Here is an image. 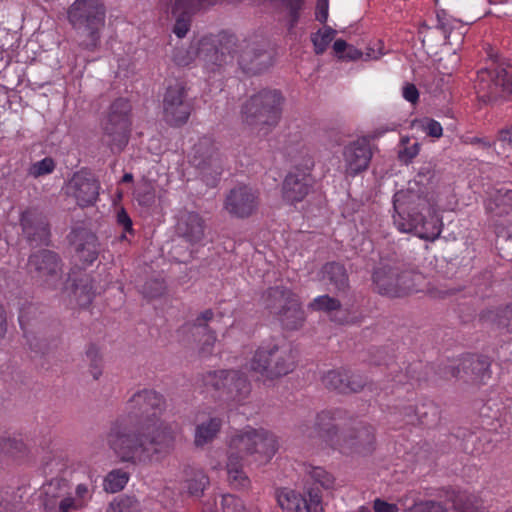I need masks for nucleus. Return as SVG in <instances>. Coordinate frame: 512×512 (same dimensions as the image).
<instances>
[{
	"mask_svg": "<svg viewBox=\"0 0 512 512\" xmlns=\"http://www.w3.org/2000/svg\"><path fill=\"white\" fill-rule=\"evenodd\" d=\"M435 166L423 164L406 190H400L393 197L394 225L400 232L414 233L421 239L434 241L442 231V218L433 197Z\"/></svg>",
	"mask_w": 512,
	"mask_h": 512,
	"instance_id": "1",
	"label": "nucleus"
},
{
	"mask_svg": "<svg viewBox=\"0 0 512 512\" xmlns=\"http://www.w3.org/2000/svg\"><path fill=\"white\" fill-rule=\"evenodd\" d=\"M118 418L107 434V444L121 462L133 465L150 463L165 457L174 447L175 437L168 426L159 425L152 432Z\"/></svg>",
	"mask_w": 512,
	"mask_h": 512,
	"instance_id": "2",
	"label": "nucleus"
},
{
	"mask_svg": "<svg viewBox=\"0 0 512 512\" xmlns=\"http://www.w3.org/2000/svg\"><path fill=\"white\" fill-rule=\"evenodd\" d=\"M105 18L103 0H75L67 10V19L76 33L78 45L88 51H95L100 46Z\"/></svg>",
	"mask_w": 512,
	"mask_h": 512,
	"instance_id": "3",
	"label": "nucleus"
},
{
	"mask_svg": "<svg viewBox=\"0 0 512 512\" xmlns=\"http://www.w3.org/2000/svg\"><path fill=\"white\" fill-rule=\"evenodd\" d=\"M494 63L477 73L474 89L480 102L495 105L512 96V65L504 61L497 63V54H490Z\"/></svg>",
	"mask_w": 512,
	"mask_h": 512,
	"instance_id": "4",
	"label": "nucleus"
},
{
	"mask_svg": "<svg viewBox=\"0 0 512 512\" xmlns=\"http://www.w3.org/2000/svg\"><path fill=\"white\" fill-rule=\"evenodd\" d=\"M295 364L296 355L291 345L284 339L273 338L255 351L250 367L253 371L272 380L292 372Z\"/></svg>",
	"mask_w": 512,
	"mask_h": 512,
	"instance_id": "5",
	"label": "nucleus"
},
{
	"mask_svg": "<svg viewBox=\"0 0 512 512\" xmlns=\"http://www.w3.org/2000/svg\"><path fill=\"white\" fill-rule=\"evenodd\" d=\"M261 304L286 330H297L305 321V313L298 296L285 286L267 288L261 295Z\"/></svg>",
	"mask_w": 512,
	"mask_h": 512,
	"instance_id": "6",
	"label": "nucleus"
},
{
	"mask_svg": "<svg viewBox=\"0 0 512 512\" xmlns=\"http://www.w3.org/2000/svg\"><path fill=\"white\" fill-rule=\"evenodd\" d=\"M284 96L276 89H263L250 96L241 107L243 122L251 127L271 128L282 115Z\"/></svg>",
	"mask_w": 512,
	"mask_h": 512,
	"instance_id": "7",
	"label": "nucleus"
},
{
	"mask_svg": "<svg viewBox=\"0 0 512 512\" xmlns=\"http://www.w3.org/2000/svg\"><path fill=\"white\" fill-rule=\"evenodd\" d=\"M166 401L163 395L153 389L144 388L135 392L126 402V414L120 419H129V422L141 427V430L156 429Z\"/></svg>",
	"mask_w": 512,
	"mask_h": 512,
	"instance_id": "8",
	"label": "nucleus"
},
{
	"mask_svg": "<svg viewBox=\"0 0 512 512\" xmlns=\"http://www.w3.org/2000/svg\"><path fill=\"white\" fill-rule=\"evenodd\" d=\"M131 105L127 99H116L102 123V141L113 154L121 153L127 146L131 132Z\"/></svg>",
	"mask_w": 512,
	"mask_h": 512,
	"instance_id": "9",
	"label": "nucleus"
},
{
	"mask_svg": "<svg viewBox=\"0 0 512 512\" xmlns=\"http://www.w3.org/2000/svg\"><path fill=\"white\" fill-rule=\"evenodd\" d=\"M278 450L276 437L265 429L247 428L233 436L229 454H236L242 461L246 455H258L257 460H270Z\"/></svg>",
	"mask_w": 512,
	"mask_h": 512,
	"instance_id": "10",
	"label": "nucleus"
},
{
	"mask_svg": "<svg viewBox=\"0 0 512 512\" xmlns=\"http://www.w3.org/2000/svg\"><path fill=\"white\" fill-rule=\"evenodd\" d=\"M190 163L195 167L208 186H216L223 172V159L218 143L209 136H203L194 144Z\"/></svg>",
	"mask_w": 512,
	"mask_h": 512,
	"instance_id": "11",
	"label": "nucleus"
},
{
	"mask_svg": "<svg viewBox=\"0 0 512 512\" xmlns=\"http://www.w3.org/2000/svg\"><path fill=\"white\" fill-rule=\"evenodd\" d=\"M203 381L207 387L219 391L226 401L242 402L251 391L246 376L236 370L209 371Z\"/></svg>",
	"mask_w": 512,
	"mask_h": 512,
	"instance_id": "12",
	"label": "nucleus"
},
{
	"mask_svg": "<svg viewBox=\"0 0 512 512\" xmlns=\"http://www.w3.org/2000/svg\"><path fill=\"white\" fill-rule=\"evenodd\" d=\"M214 315L212 309H206L195 319L185 322L177 330L180 341L188 345H198L201 353H209L216 341V334L211 326Z\"/></svg>",
	"mask_w": 512,
	"mask_h": 512,
	"instance_id": "13",
	"label": "nucleus"
},
{
	"mask_svg": "<svg viewBox=\"0 0 512 512\" xmlns=\"http://www.w3.org/2000/svg\"><path fill=\"white\" fill-rule=\"evenodd\" d=\"M62 266V259L58 253L40 249L29 256L27 271L37 282L50 289H57L62 276Z\"/></svg>",
	"mask_w": 512,
	"mask_h": 512,
	"instance_id": "14",
	"label": "nucleus"
},
{
	"mask_svg": "<svg viewBox=\"0 0 512 512\" xmlns=\"http://www.w3.org/2000/svg\"><path fill=\"white\" fill-rule=\"evenodd\" d=\"M162 106L163 118L170 126L179 127L188 121L192 105L187 98V86L183 80L174 79L168 83Z\"/></svg>",
	"mask_w": 512,
	"mask_h": 512,
	"instance_id": "15",
	"label": "nucleus"
},
{
	"mask_svg": "<svg viewBox=\"0 0 512 512\" xmlns=\"http://www.w3.org/2000/svg\"><path fill=\"white\" fill-rule=\"evenodd\" d=\"M375 448V429L362 421L354 422L342 433L340 441H337V450L347 455L368 456Z\"/></svg>",
	"mask_w": 512,
	"mask_h": 512,
	"instance_id": "16",
	"label": "nucleus"
},
{
	"mask_svg": "<svg viewBox=\"0 0 512 512\" xmlns=\"http://www.w3.org/2000/svg\"><path fill=\"white\" fill-rule=\"evenodd\" d=\"M67 240L74 250L75 257L84 266L93 264L102 250L97 235L83 225L72 227Z\"/></svg>",
	"mask_w": 512,
	"mask_h": 512,
	"instance_id": "17",
	"label": "nucleus"
},
{
	"mask_svg": "<svg viewBox=\"0 0 512 512\" xmlns=\"http://www.w3.org/2000/svg\"><path fill=\"white\" fill-rule=\"evenodd\" d=\"M238 63L243 72L256 75L272 65V52L269 43L262 40L248 42L241 50Z\"/></svg>",
	"mask_w": 512,
	"mask_h": 512,
	"instance_id": "18",
	"label": "nucleus"
},
{
	"mask_svg": "<svg viewBox=\"0 0 512 512\" xmlns=\"http://www.w3.org/2000/svg\"><path fill=\"white\" fill-rule=\"evenodd\" d=\"M307 496L295 490L283 488L277 492V502L284 512H320L322 506L319 488H310Z\"/></svg>",
	"mask_w": 512,
	"mask_h": 512,
	"instance_id": "19",
	"label": "nucleus"
},
{
	"mask_svg": "<svg viewBox=\"0 0 512 512\" xmlns=\"http://www.w3.org/2000/svg\"><path fill=\"white\" fill-rule=\"evenodd\" d=\"M22 234L32 247L50 245V228L46 217L36 209H27L21 214Z\"/></svg>",
	"mask_w": 512,
	"mask_h": 512,
	"instance_id": "20",
	"label": "nucleus"
},
{
	"mask_svg": "<svg viewBox=\"0 0 512 512\" xmlns=\"http://www.w3.org/2000/svg\"><path fill=\"white\" fill-rule=\"evenodd\" d=\"M324 386L341 394L359 393L364 388L372 390V384L361 374L348 369L328 371L322 378Z\"/></svg>",
	"mask_w": 512,
	"mask_h": 512,
	"instance_id": "21",
	"label": "nucleus"
},
{
	"mask_svg": "<svg viewBox=\"0 0 512 512\" xmlns=\"http://www.w3.org/2000/svg\"><path fill=\"white\" fill-rule=\"evenodd\" d=\"M258 207V194L248 186H237L230 190L225 199V208L233 216L246 218Z\"/></svg>",
	"mask_w": 512,
	"mask_h": 512,
	"instance_id": "22",
	"label": "nucleus"
},
{
	"mask_svg": "<svg viewBox=\"0 0 512 512\" xmlns=\"http://www.w3.org/2000/svg\"><path fill=\"white\" fill-rule=\"evenodd\" d=\"M99 183L94 175L86 170H81L74 174L69 182L78 205L86 207L94 204L99 195Z\"/></svg>",
	"mask_w": 512,
	"mask_h": 512,
	"instance_id": "23",
	"label": "nucleus"
},
{
	"mask_svg": "<svg viewBox=\"0 0 512 512\" xmlns=\"http://www.w3.org/2000/svg\"><path fill=\"white\" fill-rule=\"evenodd\" d=\"M205 229V220L199 213L186 209L179 211L175 226V232L179 237L196 244L204 238Z\"/></svg>",
	"mask_w": 512,
	"mask_h": 512,
	"instance_id": "24",
	"label": "nucleus"
},
{
	"mask_svg": "<svg viewBox=\"0 0 512 512\" xmlns=\"http://www.w3.org/2000/svg\"><path fill=\"white\" fill-rule=\"evenodd\" d=\"M232 58L230 50L221 42L207 38L199 41L198 60L207 69L215 71L229 63Z\"/></svg>",
	"mask_w": 512,
	"mask_h": 512,
	"instance_id": "25",
	"label": "nucleus"
},
{
	"mask_svg": "<svg viewBox=\"0 0 512 512\" xmlns=\"http://www.w3.org/2000/svg\"><path fill=\"white\" fill-rule=\"evenodd\" d=\"M494 283V276L489 269L482 270L476 273L470 281L469 285H450L441 290L443 296H453L460 292H464V296H478L484 298L488 296L492 285Z\"/></svg>",
	"mask_w": 512,
	"mask_h": 512,
	"instance_id": "26",
	"label": "nucleus"
},
{
	"mask_svg": "<svg viewBox=\"0 0 512 512\" xmlns=\"http://www.w3.org/2000/svg\"><path fill=\"white\" fill-rule=\"evenodd\" d=\"M343 155L348 172L356 175L369 166L372 157L370 143L366 138H359L344 148Z\"/></svg>",
	"mask_w": 512,
	"mask_h": 512,
	"instance_id": "27",
	"label": "nucleus"
},
{
	"mask_svg": "<svg viewBox=\"0 0 512 512\" xmlns=\"http://www.w3.org/2000/svg\"><path fill=\"white\" fill-rule=\"evenodd\" d=\"M312 186V177L309 173L296 168L290 172L282 186L284 199L293 204L302 201L309 193Z\"/></svg>",
	"mask_w": 512,
	"mask_h": 512,
	"instance_id": "28",
	"label": "nucleus"
},
{
	"mask_svg": "<svg viewBox=\"0 0 512 512\" xmlns=\"http://www.w3.org/2000/svg\"><path fill=\"white\" fill-rule=\"evenodd\" d=\"M322 281L339 297H345L350 291L349 275L344 264L331 261L321 268Z\"/></svg>",
	"mask_w": 512,
	"mask_h": 512,
	"instance_id": "29",
	"label": "nucleus"
},
{
	"mask_svg": "<svg viewBox=\"0 0 512 512\" xmlns=\"http://www.w3.org/2000/svg\"><path fill=\"white\" fill-rule=\"evenodd\" d=\"M491 361L487 356L467 355L461 359L462 380L485 384L491 378Z\"/></svg>",
	"mask_w": 512,
	"mask_h": 512,
	"instance_id": "30",
	"label": "nucleus"
},
{
	"mask_svg": "<svg viewBox=\"0 0 512 512\" xmlns=\"http://www.w3.org/2000/svg\"><path fill=\"white\" fill-rule=\"evenodd\" d=\"M217 0H175L172 14L176 17L173 32L179 37H184L190 26V16L203 4L213 5Z\"/></svg>",
	"mask_w": 512,
	"mask_h": 512,
	"instance_id": "31",
	"label": "nucleus"
},
{
	"mask_svg": "<svg viewBox=\"0 0 512 512\" xmlns=\"http://www.w3.org/2000/svg\"><path fill=\"white\" fill-rule=\"evenodd\" d=\"M371 363L377 366L385 365L389 371L388 375L391 381L398 384H405L410 380L418 379L415 376L416 367H414V365H408L406 371L403 372L398 363L392 359V356L388 355L385 349H376L372 355Z\"/></svg>",
	"mask_w": 512,
	"mask_h": 512,
	"instance_id": "32",
	"label": "nucleus"
},
{
	"mask_svg": "<svg viewBox=\"0 0 512 512\" xmlns=\"http://www.w3.org/2000/svg\"><path fill=\"white\" fill-rule=\"evenodd\" d=\"M398 266L377 268L372 275L374 290L390 297H398Z\"/></svg>",
	"mask_w": 512,
	"mask_h": 512,
	"instance_id": "33",
	"label": "nucleus"
},
{
	"mask_svg": "<svg viewBox=\"0 0 512 512\" xmlns=\"http://www.w3.org/2000/svg\"><path fill=\"white\" fill-rule=\"evenodd\" d=\"M398 297L424 291L427 286L426 277L414 269L398 267Z\"/></svg>",
	"mask_w": 512,
	"mask_h": 512,
	"instance_id": "34",
	"label": "nucleus"
},
{
	"mask_svg": "<svg viewBox=\"0 0 512 512\" xmlns=\"http://www.w3.org/2000/svg\"><path fill=\"white\" fill-rule=\"evenodd\" d=\"M486 210L496 216L509 214L512 211V188L501 186L488 193Z\"/></svg>",
	"mask_w": 512,
	"mask_h": 512,
	"instance_id": "35",
	"label": "nucleus"
},
{
	"mask_svg": "<svg viewBox=\"0 0 512 512\" xmlns=\"http://www.w3.org/2000/svg\"><path fill=\"white\" fill-rule=\"evenodd\" d=\"M314 427L322 440L330 447L337 449V441H340L341 436L338 435L337 425L330 412L322 411L319 413L316 417Z\"/></svg>",
	"mask_w": 512,
	"mask_h": 512,
	"instance_id": "36",
	"label": "nucleus"
},
{
	"mask_svg": "<svg viewBox=\"0 0 512 512\" xmlns=\"http://www.w3.org/2000/svg\"><path fill=\"white\" fill-rule=\"evenodd\" d=\"M185 483L188 494L193 498L204 496V491L210 485V479L200 468L187 466L184 469Z\"/></svg>",
	"mask_w": 512,
	"mask_h": 512,
	"instance_id": "37",
	"label": "nucleus"
},
{
	"mask_svg": "<svg viewBox=\"0 0 512 512\" xmlns=\"http://www.w3.org/2000/svg\"><path fill=\"white\" fill-rule=\"evenodd\" d=\"M242 461L236 454H229L226 464L228 482L237 490H246L250 487V479L242 469Z\"/></svg>",
	"mask_w": 512,
	"mask_h": 512,
	"instance_id": "38",
	"label": "nucleus"
},
{
	"mask_svg": "<svg viewBox=\"0 0 512 512\" xmlns=\"http://www.w3.org/2000/svg\"><path fill=\"white\" fill-rule=\"evenodd\" d=\"M455 512H484L480 498L467 492H452L448 497Z\"/></svg>",
	"mask_w": 512,
	"mask_h": 512,
	"instance_id": "39",
	"label": "nucleus"
},
{
	"mask_svg": "<svg viewBox=\"0 0 512 512\" xmlns=\"http://www.w3.org/2000/svg\"><path fill=\"white\" fill-rule=\"evenodd\" d=\"M221 427V420L218 418H211L208 422L202 423L197 426L195 434V444L203 446L211 441L219 432Z\"/></svg>",
	"mask_w": 512,
	"mask_h": 512,
	"instance_id": "40",
	"label": "nucleus"
},
{
	"mask_svg": "<svg viewBox=\"0 0 512 512\" xmlns=\"http://www.w3.org/2000/svg\"><path fill=\"white\" fill-rule=\"evenodd\" d=\"M85 360L89 367V373L94 380H98L103 372V357L100 349L95 344H89L85 351Z\"/></svg>",
	"mask_w": 512,
	"mask_h": 512,
	"instance_id": "41",
	"label": "nucleus"
},
{
	"mask_svg": "<svg viewBox=\"0 0 512 512\" xmlns=\"http://www.w3.org/2000/svg\"><path fill=\"white\" fill-rule=\"evenodd\" d=\"M489 318L496 326L507 333L512 334V302L494 311H489Z\"/></svg>",
	"mask_w": 512,
	"mask_h": 512,
	"instance_id": "42",
	"label": "nucleus"
},
{
	"mask_svg": "<svg viewBox=\"0 0 512 512\" xmlns=\"http://www.w3.org/2000/svg\"><path fill=\"white\" fill-rule=\"evenodd\" d=\"M496 154L502 158L512 157V126L501 129L493 142Z\"/></svg>",
	"mask_w": 512,
	"mask_h": 512,
	"instance_id": "43",
	"label": "nucleus"
},
{
	"mask_svg": "<svg viewBox=\"0 0 512 512\" xmlns=\"http://www.w3.org/2000/svg\"><path fill=\"white\" fill-rule=\"evenodd\" d=\"M129 480V473L122 469L110 471L104 480V489L110 493L121 491Z\"/></svg>",
	"mask_w": 512,
	"mask_h": 512,
	"instance_id": "44",
	"label": "nucleus"
},
{
	"mask_svg": "<svg viewBox=\"0 0 512 512\" xmlns=\"http://www.w3.org/2000/svg\"><path fill=\"white\" fill-rule=\"evenodd\" d=\"M199 55V42L197 44H191L188 47H177L173 52V60L178 66H188L195 59H198Z\"/></svg>",
	"mask_w": 512,
	"mask_h": 512,
	"instance_id": "45",
	"label": "nucleus"
},
{
	"mask_svg": "<svg viewBox=\"0 0 512 512\" xmlns=\"http://www.w3.org/2000/svg\"><path fill=\"white\" fill-rule=\"evenodd\" d=\"M140 503L134 496L122 495L109 505L110 512H140Z\"/></svg>",
	"mask_w": 512,
	"mask_h": 512,
	"instance_id": "46",
	"label": "nucleus"
},
{
	"mask_svg": "<svg viewBox=\"0 0 512 512\" xmlns=\"http://www.w3.org/2000/svg\"><path fill=\"white\" fill-rule=\"evenodd\" d=\"M165 290L166 286L162 279L151 278L142 285L141 293L145 298L155 299L161 297Z\"/></svg>",
	"mask_w": 512,
	"mask_h": 512,
	"instance_id": "47",
	"label": "nucleus"
},
{
	"mask_svg": "<svg viewBox=\"0 0 512 512\" xmlns=\"http://www.w3.org/2000/svg\"><path fill=\"white\" fill-rule=\"evenodd\" d=\"M407 500H408L407 497H403V498L399 499L398 504H392V503H388L380 498H377L373 502V510H374V512H399V510L402 508L403 511L406 512V510L410 508V506L407 507V505H406ZM414 503H417V502L413 500L412 504H414ZM412 506L413 505H411V507Z\"/></svg>",
	"mask_w": 512,
	"mask_h": 512,
	"instance_id": "48",
	"label": "nucleus"
},
{
	"mask_svg": "<svg viewBox=\"0 0 512 512\" xmlns=\"http://www.w3.org/2000/svg\"><path fill=\"white\" fill-rule=\"evenodd\" d=\"M310 306L314 310L331 312L340 309L341 303L338 298L322 295L314 299Z\"/></svg>",
	"mask_w": 512,
	"mask_h": 512,
	"instance_id": "49",
	"label": "nucleus"
},
{
	"mask_svg": "<svg viewBox=\"0 0 512 512\" xmlns=\"http://www.w3.org/2000/svg\"><path fill=\"white\" fill-rule=\"evenodd\" d=\"M335 34L336 30L332 29L331 27H327L325 28L320 37L318 36V34L312 37L314 51L317 55L323 54L325 52L327 46L333 40Z\"/></svg>",
	"mask_w": 512,
	"mask_h": 512,
	"instance_id": "50",
	"label": "nucleus"
},
{
	"mask_svg": "<svg viewBox=\"0 0 512 512\" xmlns=\"http://www.w3.org/2000/svg\"><path fill=\"white\" fill-rule=\"evenodd\" d=\"M54 168V160L50 157H46L38 162L33 163L28 170V174L34 178H38L53 172Z\"/></svg>",
	"mask_w": 512,
	"mask_h": 512,
	"instance_id": "51",
	"label": "nucleus"
},
{
	"mask_svg": "<svg viewBox=\"0 0 512 512\" xmlns=\"http://www.w3.org/2000/svg\"><path fill=\"white\" fill-rule=\"evenodd\" d=\"M220 506L222 512H241L244 509L243 501L233 494L222 495Z\"/></svg>",
	"mask_w": 512,
	"mask_h": 512,
	"instance_id": "52",
	"label": "nucleus"
},
{
	"mask_svg": "<svg viewBox=\"0 0 512 512\" xmlns=\"http://www.w3.org/2000/svg\"><path fill=\"white\" fill-rule=\"evenodd\" d=\"M307 473L311 477V479L320 484L322 487L328 489L333 485V477L327 471H325L321 467H311Z\"/></svg>",
	"mask_w": 512,
	"mask_h": 512,
	"instance_id": "53",
	"label": "nucleus"
},
{
	"mask_svg": "<svg viewBox=\"0 0 512 512\" xmlns=\"http://www.w3.org/2000/svg\"><path fill=\"white\" fill-rule=\"evenodd\" d=\"M496 235V246L503 248L508 241L512 239V225L505 223H496L494 226Z\"/></svg>",
	"mask_w": 512,
	"mask_h": 512,
	"instance_id": "54",
	"label": "nucleus"
},
{
	"mask_svg": "<svg viewBox=\"0 0 512 512\" xmlns=\"http://www.w3.org/2000/svg\"><path fill=\"white\" fill-rule=\"evenodd\" d=\"M406 512H448L447 509L437 501H419L414 503Z\"/></svg>",
	"mask_w": 512,
	"mask_h": 512,
	"instance_id": "55",
	"label": "nucleus"
},
{
	"mask_svg": "<svg viewBox=\"0 0 512 512\" xmlns=\"http://www.w3.org/2000/svg\"><path fill=\"white\" fill-rule=\"evenodd\" d=\"M27 342L30 349L40 355L47 354L51 349V343L47 339L38 337L36 335L27 337Z\"/></svg>",
	"mask_w": 512,
	"mask_h": 512,
	"instance_id": "56",
	"label": "nucleus"
},
{
	"mask_svg": "<svg viewBox=\"0 0 512 512\" xmlns=\"http://www.w3.org/2000/svg\"><path fill=\"white\" fill-rule=\"evenodd\" d=\"M135 199L140 206L149 208L155 203V193L152 188L146 186L136 192Z\"/></svg>",
	"mask_w": 512,
	"mask_h": 512,
	"instance_id": "57",
	"label": "nucleus"
},
{
	"mask_svg": "<svg viewBox=\"0 0 512 512\" xmlns=\"http://www.w3.org/2000/svg\"><path fill=\"white\" fill-rule=\"evenodd\" d=\"M438 374L444 379L455 378L462 380L461 360L456 365L451 364L439 367Z\"/></svg>",
	"mask_w": 512,
	"mask_h": 512,
	"instance_id": "58",
	"label": "nucleus"
},
{
	"mask_svg": "<svg viewBox=\"0 0 512 512\" xmlns=\"http://www.w3.org/2000/svg\"><path fill=\"white\" fill-rule=\"evenodd\" d=\"M424 405L421 408L414 407L412 405L405 406L403 408V414L407 418V422L413 423L415 419L419 420L421 423H424V418L427 416L426 411H422L424 409Z\"/></svg>",
	"mask_w": 512,
	"mask_h": 512,
	"instance_id": "59",
	"label": "nucleus"
},
{
	"mask_svg": "<svg viewBox=\"0 0 512 512\" xmlns=\"http://www.w3.org/2000/svg\"><path fill=\"white\" fill-rule=\"evenodd\" d=\"M283 4L289 9L290 28H292L299 19V10H301L304 0H282Z\"/></svg>",
	"mask_w": 512,
	"mask_h": 512,
	"instance_id": "60",
	"label": "nucleus"
},
{
	"mask_svg": "<svg viewBox=\"0 0 512 512\" xmlns=\"http://www.w3.org/2000/svg\"><path fill=\"white\" fill-rule=\"evenodd\" d=\"M418 152L419 143L416 142L409 147L406 146L403 149L399 150L398 157L402 162L409 163L414 157L417 156Z\"/></svg>",
	"mask_w": 512,
	"mask_h": 512,
	"instance_id": "61",
	"label": "nucleus"
},
{
	"mask_svg": "<svg viewBox=\"0 0 512 512\" xmlns=\"http://www.w3.org/2000/svg\"><path fill=\"white\" fill-rule=\"evenodd\" d=\"M117 223H118V225L123 227L124 232H127L129 234L134 233V230L132 227L133 226L132 220H131L130 216L128 215V213L123 208H121L117 212Z\"/></svg>",
	"mask_w": 512,
	"mask_h": 512,
	"instance_id": "62",
	"label": "nucleus"
},
{
	"mask_svg": "<svg viewBox=\"0 0 512 512\" xmlns=\"http://www.w3.org/2000/svg\"><path fill=\"white\" fill-rule=\"evenodd\" d=\"M402 95L405 100L408 102L415 104L419 100V91L417 87L412 83H406L403 87Z\"/></svg>",
	"mask_w": 512,
	"mask_h": 512,
	"instance_id": "63",
	"label": "nucleus"
},
{
	"mask_svg": "<svg viewBox=\"0 0 512 512\" xmlns=\"http://www.w3.org/2000/svg\"><path fill=\"white\" fill-rule=\"evenodd\" d=\"M425 131L428 136L439 138L442 135V126L434 119H428L425 125Z\"/></svg>",
	"mask_w": 512,
	"mask_h": 512,
	"instance_id": "64",
	"label": "nucleus"
}]
</instances>
